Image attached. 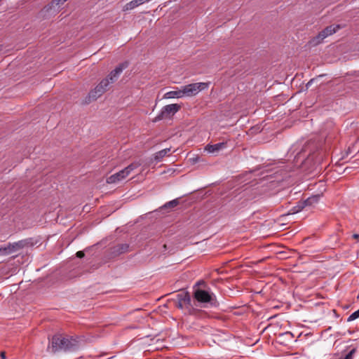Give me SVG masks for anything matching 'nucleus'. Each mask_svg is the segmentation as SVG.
Here are the masks:
<instances>
[{"mask_svg":"<svg viewBox=\"0 0 359 359\" xmlns=\"http://www.w3.org/2000/svg\"><path fill=\"white\" fill-rule=\"evenodd\" d=\"M128 66V62L119 64L112 70L106 78L103 79L93 89H92L84 100V104H88L97 100L109 89V85L114 83L119 77L123 70Z\"/></svg>","mask_w":359,"mask_h":359,"instance_id":"nucleus-1","label":"nucleus"},{"mask_svg":"<svg viewBox=\"0 0 359 359\" xmlns=\"http://www.w3.org/2000/svg\"><path fill=\"white\" fill-rule=\"evenodd\" d=\"M79 347L78 340L73 337H64L62 334H57L49 339L48 349L53 353L59 351H75Z\"/></svg>","mask_w":359,"mask_h":359,"instance_id":"nucleus-2","label":"nucleus"},{"mask_svg":"<svg viewBox=\"0 0 359 359\" xmlns=\"http://www.w3.org/2000/svg\"><path fill=\"white\" fill-rule=\"evenodd\" d=\"M194 298L200 304H207L211 307L219 306V302L215 294L210 290L194 288Z\"/></svg>","mask_w":359,"mask_h":359,"instance_id":"nucleus-3","label":"nucleus"},{"mask_svg":"<svg viewBox=\"0 0 359 359\" xmlns=\"http://www.w3.org/2000/svg\"><path fill=\"white\" fill-rule=\"evenodd\" d=\"M140 165L141 163L139 162L132 163L124 169L107 177V182L108 184H114L120 182L121 180L128 177L133 170L137 168Z\"/></svg>","mask_w":359,"mask_h":359,"instance_id":"nucleus-4","label":"nucleus"},{"mask_svg":"<svg viewBox=\"0 0 359 359\" xmlns=\"http://www.w3.org/2000/svg\"><path fill=\"white\" fill-rule=\"evenodd\" d=\"M208 86V83H194L182 86V92L183 97H192L197 95L201 90L207 88Z\"/></svg>","mask_w":359,"mask_h":359,"instance_id":"nucleus-5","label":"nucleus"},{"mask_svg":"<svg viewBox=\"0 0 359 359\" xmlns=\"http://www.w3.org/2000/svg\"><path fill=\"white\" fill-rule=\"evenodd\" d=\"M129 250V245L127 243H119L109 248L106 250L104 257L107 260L113 259L119 255L126 253Z\"/></svg>","mask_w":359,"mask_h":359,"instance_id":"nucleus-6","label":"nucleus"},{"mask_svg":"<svg viewBox=\"0 0 359 359\" xmlns=\"http://www.w3.org/2000/svg\"><path fill=\"white\" fill-rule=\"evenodd\" d=\"M181 109V106L178 104H171L164 106L161 112L156 116L154 122L159 121L164 118H170Z\"/></svg>","mask_w":359,"mask_h":359,"instance_id":"nucleus-7","label":"nucleus"},{"mask_svg":"<svg viewBox=\"0 0 359 359\" xmlns=\"http://www.w3.org/2000/svg\"><path fill=\"white\" fill-rule=\"evenodd\" d=\"M340 29L339 25H331L326 27L324 29L318 33V34L312 39V43L314 45L319 44L324 39L334 34L337 30Z\"/></svg>","mask_w":359,"mask_h":359,"instance_id":"nucleus-8","label":"nucleus"},{"mask_svg":"<svg viewBox=\"0 0 359 359\" xmlns=\"http://www.w3.org/2000/svg\"><path fill=\"white\" fill-rule=\"evenodd\" d=\"M31 239H25L21 240L18 242H15L13 243H8V247L10 251V254L14 252H16L20 249L24 248L25 247L31 244Z\"/></svg>","mask_w":359,"mask_h":359,"instance_id":"nucleus-9","label":"nucleus"},{"mask_svg":"<svg viewBox=\"0 0 359 359\" xmlns=\"http://www.w3.org/2000/svg\"><path fill=\"white\" fill-rule=\"evenodd\" d=\"M176 301L184 304V305L190 307L191 306V299L190 294L188 292L182 291L176 295Z\"/></svg>","mask_w":359,"mask_h":359,"instance_id":"nucleus-10","label":"nucleus"},{"mask_svg":"<svg viewBox=\"0 0 359 359\" xmlns=\"http://www.w3.org/2000/svg\"><path fill=\"white\" fill-rule=\"evenodd\" d=\"M226 147V142H219L215 144H207L205 147V150L209 153H215L217 152L222 149H224Z\"/></svg>","mask_w":359,"mask_h":359,"instance_id":"nucleus-11","label":"nucleus"},{"mask_svg":"<svg viewBox=\"0 0 359 359\" xmlns=\"http://www.w3.org/2000/svg\"><path fill=\"white\" fill-rule=\"evenodd\" d=\"M58 8H59L58 6H56L55 4H53V0L50 4L46 5L42 9L41 11L43 13H56L58 11Z\"/></svg>","mask_w":359,"mask_h":359,"instance_id":"nucleus-12","label":"nucleus"},{"mask_svg":"<svg viewBox=\"0 0 359 359\" xmlns=\"http://www.w3.org/2000/svg\"><path fill=\"white\" fill-rule=\"evenodd\" d=\"M320 195H314L311 197H309L306 200L303 201V203L306 206H312L314 204L317 203L320 199Z\"/></svg>","mask_w":359,"mask_h":359,"instance_id":"nucleus-13","label":"nucleus"},{"mask_svg":"<svg viewBox=\"0 0 359 359\" xmlns=\"http://www.w3.org/2000/svg\"><path fill=\"white\" fill-rule=\"evenodd\" d=\"M165 98H180L183 97V94L182 92V88L179 90H173V91H169L165 93Z\"/></svg>","mask_w":359,"mask_h":359,"instance_id":"nucleus-14","label":"nucleus"},{"mask_svg":"<svg viewBox=\"0 0 359 359\" xmlns=\"http://www.w3.org/2000/svg\"><path fill=\"white\" fill-rule=\"evenodd\" d=\"M170 151V148H166V149H162L158 152H156L155 154V156H154V159L157 161H160L161 160L163 159V158L164 156H165L166 155H168V154Z\"/></svg>","mask_w":359,"mask_h":359,"instance_id":"nucleus-15","label":"nucleus"},{"mask_svg":"<svg viewBox=\"0 0 359 359\" xmlns=\"http://www.w3.org/2000/svg\"><path fill=\"white\" fill-rule=\"evenodd\" d=\"M140 5H141L140 1L133 0L124 6L123 10L124 11L132 10V9H134L135 8L137 7Z\"/></svg>","mask_w":359,"mask_h":359,"instance_id":"nucleus-16","label":"nucleus"},{"mask_svg":"<svg viewBox=\"0 0 359 359\" xmlns=\"http://www.w3.org/2000/svg\"><path fill=\"white\" fill-rule=\"evenodd\" d=\"M306 206L304 205V204L303 203L302 201H299L297 203V205L296 206H294L292 209H291V213L292 214H295V213H297L299 212H300L302 210H303L304 208H305Z\"/></svg>","mask_w":359,"mask_h":359,"instance_id":"nucleus-17","label":"nucleus"},{"mask_svg":"<svg viewBox=\"0 0 359 359\" xmlns=\"http://www.w3.org/2000/svg\"><path fill=\"white\" fill-rule=\"evenodd\" d=\"M179 204V200L177 198L170 201L166 203L161 208H173Z\"/></svg>","mask_w":359,"mask_h":359,"instance_id":"nucleus-18","label":"nucleus"},{"mask_svg":"<svg viewBox=\"0 0 359 359\" xmlns=\"http://www.w3.org/2000/svg\"><path fill=\"white\" fill-rule=\"evenodd\" d=\"M358 318H359V309L357 310L356 311L353 312L352 314H351L348 316L347 321L351 322V321H353V320L357 319Z\"/></svg>","mask_w":359,"mask_h":359,"instance_id":"nucleus-19","label":"nucleus"},{"mask_svg":"<svg viewBox=\"0 0 359 359\" xmlns=\"http://www.w3.org/2000/svg\"><path fill=\"white\" fill-rule=\"evenodd\" d=\"M10 254V251L8 250V245L4 247H0V255H7Z\"/></svg>","mask_w":359,"mask_h":359,"instance_id":"nucleus-20","label":"nucleus"},{"mask_svg":"<svg viewBox=\"0 0 359 359\" xmlns=\"http://www.w3.org/2000/svg\"><path fill=\"white\" fill-rule=\"evenodd\" d=\"M355 352L356 348H353L343 359H352Z\"/></svg>","mask_w":359,"mask_h":359,"instance_id":"nucleus-21","label":"nucleus"},{"mask_svg":"<svg viewBox=\"0 0 359 359\" xmlns=\"http://www.w3.org/2000/svg\"><path fill=\"white\" fill-rule=\"evenodd\" d=\"M176 306L179 309H184V308H189V306L184 305V304L181 303V302H179L178 301H176Z\"/></svg>","mask_w":359,"mask_h":359,"instance_id":"nucleus-22","label":"nucleus"},{"mask_svg":"<svg viewBox=\"0 0 359 359\" xmlns=\"http://www.w3.org/2000/svg\"><path fill=\"white\" fill-rule=\"evenodd\" d=\"M67 1V0H53V4H55L59 8L60 5H62Z\"/></svg>","mask_w":359,"mask_h":359,"instance_id":"nucleus-23","label":"nucleus"},{"mask_svg":"<svg viewBox=\"0 0 359 359\" xmlns=\"http://www.w3.org/2000/svg\"><path fill=\"white\" fill-rule=\"evenodd\" d=\"M76 255L79 258H83L85 256V254L83 251H78Z\"/></svg>","mask_w":359,"mask_h":359,"instance_id":"nucleus-24","label":"nucleus"},{"mask_svg":"<svg viewBox=\"0 0 359 359\" xmlns=\"http://www.w3.org/2000/svg\"><path fill=\"white\" fill-rule=\"evenodd\" d=\"M0 356L1 359H6V353L4 351L1 352Z\"/></svg>","mask_w":359,"mask_h":359,"instance_id":"nucleus-25","label":"nucleus"},{"mask_svg":"<svg viewBox=\"0 0 359 359\" xmlns=\"http://www.w3.org/2000/svg\"><path fill=\"white\" fill-rule=\"evenodd\" d=\"M353 236L354 238H359V234H354Z\"/></svg>","mask_w":359,"mask_h":359,"instance_id":"nucleus-26","label":"nucleus"},{"mask_svg":"<svg viewBox=\"0 0 359 359\" xmlns=\"http://www.w3.org/2000/svg\"><path fill=\"white\" fill-rule=\"evenodd\" d=\"M312 81H313V79L310 80V81L307 83L306 86H309Z\"/></svg>","mask_w":359,"mask_h":359,"instance_id":"nucleus-27","label":"nucleus"},{"mask_svg":"<svg viewBox=\"0 0 359 359\" xmlns=\"http://www.w3.org/2000/svg\"><path fill=\"white\" fill-rule=\"evenodd\" d=\"M339 359H343V358H339Z\"/></svg>","mask_w":359,"mask_h":359,"instance_id":"nucleus-28","label":"nucleus"}]
</instances>
